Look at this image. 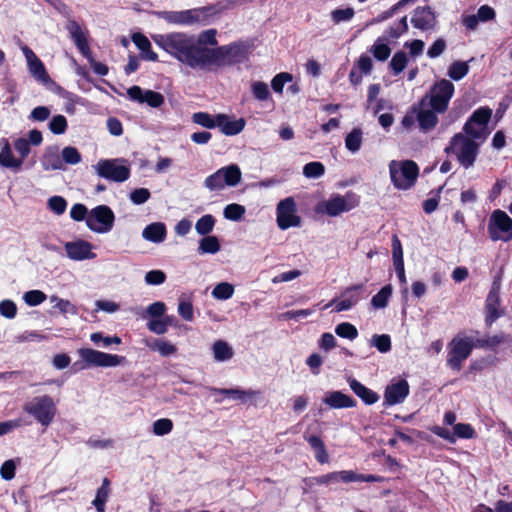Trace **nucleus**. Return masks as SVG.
Instances as JSON below:
<instances>
[{
    "label": "nucleus",
    "instance_id": "obj_23",
    "mask_svg": "<svg viewBox=\"0 0 512 512\" xmlns=\"http://www.w3.org/2000/svg\"><path fill=\"white\" fill-rule=\"evenodd\" d=\"M323 402L333 409L353 408L357 405V401L354 398L341 391L328 392Z\"/></svg>",
    "mask_w": 512,
    "mask_h": 512
},
{
    "label": "nucleus",
    "instance_id": "obj_57",
    "mask_svg": "<svg viewBox=\"0 0 512 512\" xmlns=\"http://www.w3.org/2000/svg\"><path fill=\"white\" fill-rule=\"evenodd\" d=\"M354 14H355V11L351 7H347L345 9H335L331 12V18L335 24H338L341 22L351 20L353 18Z\"/></svg>",
    "mask_w": 512,
    "mask_h": 512
},
{
    "label": "nucleus",
    "instance_id": "obj_36",
    "mask_svg": "<svg viewBox=\"0 0 512 512\" xmlns=\"http://www.w3.org/2000/svg\"><path fill=\"white\" fill-rule=\"evenodd\" d=\"M392 285L387 284L383 286L377 294H375L371 299V305L376 309L385 308L388 305L389 298L392 295Z\"/></svg>",
    "mask_w": 512,
    "mask_h": 512
},
{
    "label": "nucleus",
    "instance_id": "obj_8",
    "mask_svg": "<svg viewBox=\"0 0 512 512\" xmlns=\"http://www.w3.org/2000/svg\"><path fill=\"white\" fill-rule=\"evenodd\" d=\"M454 92V84L450 80L441 79L431 86L429 94L421 99L420 105H425L426 99L429 98L430 107L439 114H442L447 111Z\"/></svg>",
    "mask_w": 512,
    "mask_h": 512
},
{
    "label": "nucleus",
    "instance_id": "obj_9",
    "mask_svg": "<svg viewBox=\"0 0 512 512\" xmlns=\"http://www.w3.org/2000/svg\"><path fill=\"white\" fill-rule=\"evenodd\" d=\"M472 351L473 338L459 332L448 344L447 365L454 371H460Z\"/></svg>",
    "mask_w": 512,
    "mask_h": 512
},
{
    "label": "nucleus",
    "instance_id": "obj_21",
    "mask_svg": "<svg viewBox=\"0 0 512 512\" xmlns=\"http://www.w3.org/2000/svg\"><path fill=\"white\" fill-rule=\"evenodd\" d=\"M411 23L415 28L420 29L422 31H427L435 26L436 17L431 7L419 6L414 10L413 16L411 18Z\"/></svg>",
    "mask_w": 512,
    "mask_h": 512
},
{
    "label": "nucleus",
    "instance_id": "obj_27",
    "mask_svg": "<svg viewBox=\"0 0 512 512\" xmlns=\"http://www.w3.org/2000/svg\"><path fill=\"white\" fill-rule=\"evenodd\" d=\"M207 389L212 394L222 395L228 398H232L234 400H241L245 402L247 398H251L256 395L255 391L252 390H242L240 388H217V387H207Z\"/></svg>",
    "mask_w": 512,
    "mask_h": 512
},
{
    "label": "nucleus",
    "instance_id": "obj_13",
    "mask_svg": "<svg viewBox=\"0 0 512 512\" xmlns=\"http://www.w3.org/2000/svg\"><path fill=\"white\" fill-rule=\"evenodd\" d=\"M492 116V109L487 106L477 108L466 121L463 131L473 139H485L487 124Z\"/></svg>",
    "mask_w": 512,
    "mask_h": 512
},
{
    "label": "nucleus",
    "instance_id": "obj_29",
    "mask_svg": "<svg viewBox=\"0 0 512 512\" xmlns=\"http://www.w3.org/2000/svg\"><path fill=\"white\" fill-rule=\"evenodd\" d=\"M166 234L167 230L165 224L162 222H155L144 228L142 237L153 243H161L165 240Z\"/></svg>",
    "mask_w": 512,
    "mask_h": 512
},
{
    "label": "nucleus",
    "instance_id": "obj_62",
    "mask_svg": "<svg viewBox=\"0 0 512 512\" xmlns=\"http://www.w3.org/2000/svg\"><path fill=\"white\" fill-rule=\"evenodd\" d=\"M62 159L67 164H78L81 161V154L75 147H65L62 150Z\"/></svg>",
    "mask_w": 512,
    "mask_h": 512
},
{
    "label": "nucleus",
    "instance_id": "obj_46",
    "mask_svg": "<svg viewBox=\"0 0 512 512\" xmlns=\"http://www.w3.org/2000/svg\"><path fill=\"white\" fill-rule=\"evenodd\" d=\"M335 333L339 337L349 339V340H354L358 336L357 328L349 322L339 323L335 327Z\"/></svg>",
    "mask_w": 512,
    "mask_h": 512
},
{
    "label": "nucleus",
    "instance_id": "obj_2",
    "mask_svg": "<svg viewBox=\"0 0 512 512\" xmlns=\"http://www.w3.org/2000/svg\"><path fill=\"white\" fill-rule=\"evenodd\" d=\"M250 50L251 45L241 40L215 47L216 54L209 64V69L205 71H217L219 68L241 64L248 60Z\"/></svg>",
    "mask_w": 512,
    "mask_h": 512
},
{
    "label": "nucleus",
    "instance_id": "obj_1",
    "mask_svg": "<svg viewBox=\"0 0 512 512\" xmlns=\"http://www.w3.org/2000/svg\"><path fill=\"white\" fill-rule=\"evenodd\" d=\"M216 29L202 31L197 36L183 32H171L153 36L154 42L182 64L205 71L216 52L210 46H216Z\"/></svg>",
    "mask_w": 512,
    "mask_h": 512
},
{
    "label": "nucleus",
    "instance_id": "obj_18",
    "mask_svg": "<svg viewBox=\"0 0 512 512\" xmlns=\"http://www.w3.org/2000/svg\"><path fill=\"white\" fill-rule=\"evenodd\" d=\"M429 430L436 436L447 440L449 443L454 444L457 438L471 439L475 436V430L470 424L457 423L453 426L454 432L451 433L448 429L438 425L431 426Z\"/></svg>",
    "mask_w": 512,
    "mask_h": 512
},
{
    "label": "nucleus",
    "instance_id": "obj_55",
    "mask_svg": "<svg viewBox=\"0 0 512 512\" xmlns=\"http://www.w3.org/2000/svg\"><path fill=\"white\" fill-rule=\"evenodd\" d=\"M173 429V422L169 418H161L153 423V433L157 436L169 434Z\"/></svg>",
    "mask_w": 512,
    "mask_h": 512
},
{
    "label": "nucleus",
    "instance_id": "obj_7",
    "mask_svg": "<svg viewBox=\"0 0 512 512\" xmlns=\"http://www.w3.org/2000/svg\"><path fill=\"white\" fill-rule=\"evenodd\" d=\"M217 13L215 5H208L183 11H166L163 13V18L169 23L179 25L205 24Z\"/></svg>",
    "mask_w": 512,
    "mask_h": 512
},
{
    "label": "nucleus",
    "instance_id": "obj_52",
    "mask_svg": "<svg viewBox=\"0 0 512 512\" xmlns=\"http://www.w3.org/2000/svg\"><path fill=\"white\" fill-rule=\"evenodd\" d=\"M327 483L328 485L333 483H350L352 482V470H342V471H335L331 473L326 474Z\"/></svg>",
    "mask_w": 512,
    "mask_h": 512
},
{
    "label": "nucleus",
    "instance_id": "obj_44",
    "mask_svg": "<svg viewBox=\"0 0 512 512\" xmlns=\"http://www.w3.org/2000/svg\"><path fill=\"white\" fill-rule=\"evenodd\" d=\"M383 41H385V38H378L371 50L374 58L378 61L387 60L391 54V48Z\"/></svg>",
    "mask_w": 512,
    "mask_h": 512
},
{
    "label": "nucleus",
    "instance_id": "obj_40",
    "mask_svg": "<svg viewBox=\"0 0 512 512\" xmlns=\"http://www.w3.org/2000/svg\"><path fill=\"white\" fill-rule=\"evenodd\" d=\"M213 354L217 361H226L233 356L232 348L225 341L218 340L213 344Z\"/></svg>",
    "mask_w": 512,
    "mask_h": 512
},
{
    "label": "nucleus",
    "instance_id": "obj_33",
    "mask_svg": "<svg viewBox=\"0 0 512 512\" xmlns=\"http://www.w3.org/2000/svg\"><path fill=\"white\" fill-rule=\"evenodd\" d=\"M110 480L105 477L102 480L101 486L96 491L95 499L93 500L92 504L94 505L97 512H105L106 509V502L108 500L109 494H110Z\"/></svg>",
    "mask_w": 512,
    "mask_h": 512
},
{
    "label": "nucleus",
    "instance_id": "obj_54",
    "mask_svg": "<svg viewBox=\"0 0 512 512\" xmlns=\"http://www.w3.org/2000/svg\"><path fill=\"white\" fill-rule=\"evenodd\" d=\"M67 119L63 115H55L49 122V129L56 135L64 134L67 130Z\"/></svg>",
    "mask_w": 512,
    "mask_h": 512
},
{
    "label": "nucleus",
    "instance_id": "obj_16",
    "mask_svg": "<svg viewBox=\"0 0 512 512\" xmlns=\"http://www.w3.org/2000/svg\"><path fill=\"white\" fill-rule=\"evenodd\" d=\"M118 159L100 160L97 173L100 177L114 182H124L129 179L131 171L128 166L118 165Z\"/></svg>",
    "mask_w": 512,
    "mask_h": 512
},
{
    "label": "nucleus",
    "instance_id": "obj_25",
    "mask_svg": "<svg viewBox=\"0 0 512 512\" xmlns=\"http://www.w3.org/2000/svg\"><path fill=\"white\" fill-rule=\"evenodd\" d=\"M351 390L366 404L372 405L379 400V395L370 388L363 385L355 378L348 379Z\"/></svg>",
    "mask_w": 512,
    "mask_h": 512
},
{
    "label": "nucleus",
    "instance_id": "obj_15",
    "mask_svg": "<svg viewBox=\"0 0 512 512\" xmlns=\"http://www.w3.org/2000/svg\"><path fill=\"white\" fill-rule=\"evenodd\" d=\"M276 221L281 230L301 225V217L297 215V204L293 197H287L277 204Z\"/></svg>",
    "mask_w": 512,
    "mask_h": 512
},
{
    "label": "nucleus",
    "instance_id": "obj_59",
    "mask_svg": "<svg viewBox=\"0 0 512 512\" xmlns=\"http://www.w3.org/2000/svg\"><path fill=\"white\" fill-rule=\"evenodd\" d=\"M442 189L443 186L439 187L434 191L435 195L433 197L423 201L422 208L426 214H431L438 208ZM431 193H433V191Z\"/></svg>",
    "mask_w": 512,
    "mask_h": 512
},
{
    "label": "nucleus",
    "instance_id": "obj_49",
    "mask_svg": "<svg viewBox=\"0 0 512 512\" xmlns=\"http://www.w3.org/2000/svg\"><path fill=\"white\" fill-rule=\"evenodd\" d=\"M245 207L243 205L232 203L224 208V217L231 221H239L245 214Z\"/></svg>",
    "mask_w": 512,
    "mask_h": 512
},
{
    "label": "nucleus",
    "instance_id": "obj_26",
    "mask_svg": "<svg viewBox=\"0 0 512 512\" xmlns=\"http://www.w3.org/2000/svg\"><path fill=\"white\" fill-rule=\"evenodd\" d=\"M69 31H70L71 36L74 40V43H75L76 47L78 48V50L80 51V53L86 59L90 58V56L92 55V52L90 50L87 38L84 35V33L82 32L79 24L75 21L71 22Z\"/></svg>",
    "mask_w": 512,
    "mask_h": 512
},
{
    "label": "nucleus",
    "instance_id": "obj_48",
    "mask_svg": "<svg viewBox=\"0 0 512 512\" xmlns=\"http://www.w3.org/2000/svg\"><path fill=\"white\" fill-rule=\"evenodd\" d=\"M364 289V284H355L347 287L342 292V297L348 302L352 303V307L355 306L361 299L360 292Z\"/></svg>",
    "mask_w": 512,
    "mask_h": 512
},
{
    "label": "nucleus",
    "instance_id": "obj_39",
    "mask_svg": "<svg viewBox=\"0 0 512 512\" xmlns=\"http://www.w3.org/2000/svg\"><path fill=\"white\" fill-rule=\"evenodd\" d=\"M408 31V23L407 16H403L399 21L395 22L391 25L386 31V38L388 39H398L402 34Z\"/></svg>",
    "mask_w": 512,
    "mask_h": 512
},
{
    "label": "nucleus",
    "instance_id": "obj_38",
    "mask_svg": "<svg viewBox=\"0 0 512 512\" xmlns=\"http://www.w3.org/2000/svg\"><path fill=\"white\" fill-rule=\"evenodd\" d=\"M149 348L153 351L159 352V354L163 357L174 355L177 352V348L174 344L163 339H156L152 344L149 345Z\"/></svg>",
    "mask_w": 512,
    "mask_h": 512
},
{
    "label": "nucleus",
    "instance_id": "obj_3",
    "mask_svg": "<svg viewBox=\"0 0 512 512\" xmlns=\"http://www.w3.org/2000/svg\"><path fill=\"white\" fill-rule=\"evenodd\" d=\"M80 360L72 365L73 372H79L91 367H115L126 361L124 356L109 354L92 348H80L77 350Z\"/></svg>",
    "mask_w": 512,
    "mask_h": 512
},
{
    "label": "nucleus",
    "instance_id": "obj_61",
    "mask_svg": "<svg viewBox=\"0 0 512 512\" xmlns=\"http://www.w3.org/2000/svg\"><path fill=\"white\" fill-rule=\"evenodd\" d=\"M90 339L95 344H98L100 341H102L103 345L105 347H108L111 344L119 345L122 342L121 338L116 335L115 336H103V334L101 332L92 333L90 336Z\"/></svg>",
    "mask_w": 512,
    "mask_h": 512
},
{
    "label": "nucleus",
    "instance_id": "obj_28",
    "mask_svg": "<svg viewBox=\"0 0 512 512\" xmlns=\"http://www.w3.org/2000/svg\"><path fill=\"white\" fill-rule=\"evenodd\" d=\"M438 112L431 109L417 110L416 120L419 127L423 132H429L434 129L438 124Z\"/></svg>",
    "mask_w": 512,
    "mask_h": 512
},
{
    "label": "nucleus",
    "instance_id": "obj_20",
    "mask_svg": "<svg viewBox=\"0 0 512 512\" xmlns=\"http://www.w3.org/2000/svg\"><path fill=\"white\" fill-rule=\"evenodd\" d=\"M409 395V384L402 379L387 385L384 391V405L392 406L402 403Z\"/></svg>",
    "mask_w": 512,
    "mask_h": 512
},
{
    "label": "nucleus",
    "instance_id": "obj_14",
    "mask_svg": "<svg viewBox=\"0 0 512 512\" xmlns=\"http://www.w3.org/2000/svg\"><path fill=\"white\" fill-rule=\"evenodd\" d=\"M114 221L112 209L107 205H98L89 212L86 225L93 232L107 233L113 228Z\"/></svg>",
    "mask_w": 512,
    "mask_h": 512
},
{
    "label": "nucleus",
    "instance_id": "obj_42",
    "mask_svg": "<svg viewBox=\"0 0 512 512\" xmlns=\"http://www.w3.org/2000/svg\"><path fill=\"white\" fill-rule=\"evenodd\" d=\"M215 222L213 215L206 214L197 220L195 229L198 234L207 236L213 230Z\"/></svg>",
    "mask_w": 512,
    "mask_h": 512
},
{
    "label": "nucleus",
    "instance_id": "obj_5",
    "mask_svg": "<svg viewBox=\"0 0 512 512\" xmlns=\"http://www.w3.org/2000/svg\"><path fill=\"white\" fill-rule=\"evenodd\" d=\"M391 182L399 190L412 188L419 176V167L413 160L396 161L389 163Z\"/></svg>",
    "mask_w": 512,
    "mask_h": 512
},
{
    "label": "nucleus",
    "instance_id": "obj_4",
    "mask_svg": "<svg viewBox=\"0 0 512 512\" xmlns=\"http://www.w3.org/2000/svg\"><path fill=\"white\" fill-rule=\"evenodd\" d=\"M475 140L468 135L456 133L444 151L455 155L460 165L468 169L474 165L479 153V144Z\"/></svg>",
    "mask_w": 512,
    "mask_h": 512
},
{
    "label": "nucleus",
    "instance_id": "obj_11",
    "mask_svg": "<svg viewBox=\"0 0 512 512\" xmlns=\"http://www.w3.org/2000/svg\"><path fill=\"white\" fill-rule=\"evenodd\" d=\"M241 178L242 173L240 168L236 164H231L209 175L205 179L204 185L210 191L221 190L226 185L232 187L236 186L241 181Z\"/></svg>",
    "mask_w": 512,
    "mask_h": 512
},
{
    "label": "nucleus",
    "instance_id": "obj_17",
    "mask_svg": "<svg viewBox=\"0 0 512 512\" xmlns=\"http://www.w3.org/2000/svg\"><path fill=\"white\" fill-rule=\"evenodd\" d=\"M500 285L494 281L485 301V325L491 327L492 324L504 315V310L500 309Z\"/></svg>",
    "mask_w": 512,
    "mask_h": 512
},
{
    "label": "nucleus",
    "instance_id": "obj_22",
    "mask_svg": "<svg viewBox=\"0 0 512 512\" xmlns=\"http://www.w3.org/2000/svg\"><path fill=\"white\" fill-rule=\"evenodd\" d=\"M92 245L84 240H77L67 242L65 244V251L67 256L72 260H85L93 259L96 255L91 251Z\"/></svg>",
    "mask_w": 512,
    "mask_h": 512
},
{
    "label": "nucleus",
    "instance_id": "obj_35",
    "mask_svg": "<svg viewBox=\"0 0 512 512\" xmlns=\"http://www.w3.org/2000/svg\"><path fill=\"white\" fill-rule=\"evenodd\" d=\"M362 142L363 132L359 127L353 128L345 137V147L351 153L358 152L361 148Z\"/></svg>",
    "mask_w": 512,
    "mask_h": 512
},
{
    "label": "nucleus",
    "instance_id": "obj_6",
    "mask_svg": "<svg viewBox=\"0 0 512 512\" xmlns=\"http://www.w3.org/2000/svg\"><path fill=\"white\" fill-rule=\"evenodd\" d=\"M25 413L32 416L41 426L47 428L54 420L57 407L50 395L36 396L22 406Z\"/></svg>",
    "mask_w": 512,
    "mask_h": 512
},
{
    "label": "nucleus",
    "instance_id": "obj_19",
    "mask_svg": "<svg viewBox=\"0 0 512 512\" xmlns=\"http://www.w3.org/2000/svg\"><path fill=\"white\" fill-rule=\"evenodd\" d=\"M129 98L139 103H147L152 108L161 107L165 98L160 92L143 90L140 86L134 85L127 90Z\"/></svg>",
    "mask_w": 512,
    "mask_h": 512
},
{
    "label": "nucleus",
    "instance_id": "obj_56",
    "mask_svg": "<svg viewBox=\"0 0 512 512\" xmlns=\"http://www.w3.org/2000/svg\"><path fill=\"white\" fill-rule=\"evenodd\" d=\"M372 342L381 353H387L391 350V338L388 334H375L372 338Z\"/></svg>",
    "mask_w": 512,
    "mask_h": 512
},
{
    "label": "nucleus",
    "instance_id": "obj_34",
    "mask_svg": "<svg viewBox=\"0 0 512 512\" xmlns=\"http://www.w3.org/2000/svg\"><path fill=\"white\" fill-rule=\"evenodd\" d=\"M29 72L38 81L47 84L51 81L43 62L37 57L28 63Z\"/></svg>",
    "mask_w": 512,
    "mask_h": 512
},
{
    "label": "nucleus",
    "instance_id": "obj_63",
    "mask_svg": "<svg viewBox=\"0 0 512 512\" xmlns=\"http://www.w3.org/2000/svg\"><path fill=\"white\" fill-rule=\"evenodd\" d=\"M151 193L147 188H137L130 193V200L135 205H141L148 201Z\"/></svg>",
    "mask_w": 512,
    "mask_h": 512
},
{
    "label": "nucleus",
    "instance_id": "obj_51",
    "mask_svg": "<svg viewBox=\"0 0 512 512\" xmlns=\"http://www.w3.org/2000/svg\"><path fill=\"white\" fill-rule=\"evenodd\" d=\"M325 173V167L321 162L313 161L305 164L303 174L307 178H319Z\"/></svg>",
    "mask_w": 512,
    "mask_h": 512
},
{
    "label": "nucleus",
    "instance_id": "obj_43",
    "mask_svg": "<svg viewBox=\"0 0 512 512\" xmlns=\"http://www.w3.org/2000/svg\"><path fill=\"white\" fill-rule=\"evenodd\" d=\"M199 250L201 253L215 254L220 250V243L216 236H205L200 240Z\"/></svg>",
    "mask_w": 512,
    "mask_h": 512
},
{
    "label": "nucleus",
    "instance_id": "obj_41",
    "mask_svg": "<svg viewBox=\"0 0 512 512\" xmlns=\"http://www.w3.org/2000/svg\"><path fill=\"white\" fill-rule=\"evenodd\" d=\"M192 121L207 129H213L217 127L218 120L217 115L213 117L208 112H196L192 115Z\"/></svg>",
    "mask_w": 512,
    "mask_h": 512
},
{
    "label": "nucleus",
    "instance_id": "obj_58",
    "mask_svg": "<svg viewBox=\"0 0 512 512\" xmlns=\"http://www.w3.org/2000/svg\"><path fill=\"white\" fill-rule=\"evenodd\" d=\"M24 301L29 306H37L47 298L46 294L40 290H30L24 294Z\"/></svg>",
    "mask_w": 512,
    "mask_h": 512
},
{
    "label": "nucleus",
    "instance_id": "obj_60",
    "mask_svg": "<svg viewBox=\"0 0 512 512\" xmlns=\"http://www.w3.org/2000/svg\"><path fill=\"white\" fill-rule=\"evenodd\" d=\"M48 208L57 215H61L66 211L67 201L62 196H52L48 200Z\"/></svg>",
    "mask_w": 512,
    "mask_h": 512
},
{
    "label": "nucleus",
    "instance_id": "obj_10",
    "mask_svg": "<svg viewBox=\"0 0 512 512\" xmlns=\"http://www.w3.org/2000/svg\"><path fill=\"white\" fill-rule=\"evenodd\" d=\"M487 231L492 241L512 240V219L503 210L496 209L490 215Z\"/></svg>",
    "mask_w": 512,
    "mask_h": 512
},
{
    "label": "nucleus",
    "instance_id": "obj_37",
    "mask_svg": "<svg viewBox=\"0 0 512 512\" xmlns=\"http://www.w3.org/2000/svg\"><path fill=\"white\" fill-rule=\"evenodd\" d=\"M469 72V65L464 61H454L448 68V76L454 80L459 81L463 79Z\"/></svg>",
    "mask_w": 512,
    "mask_h": 512
},
{
    "label": "nucleus",
    "instance_id": "obj_64",
    "mask_svg": "<svg viewBox=\"0 0 512 512\" xmlns=\"http://www.w3.org/2000/svg\"><path fill=\"white\" fill-rule=\"evenodd\" d=\"M0 314L8 319H13L17 314V306L12 300L0 302Z\"/></svg>",
    "mask_w": 512,
    "mask_h": 512
},
{
    "label": "nucleus",
    "instance_id": "obj_47",
    "mask_svg": "<svg viewBox=\"0 0 512 512\" xmlns=\"http://www.w3.org/2000/svg\"><path fill=\"white\" fill-rule=\"evenodd\" d=\"M407 63L408 59L406 53L404 51H397L393 55L389 65L393 74L398 75L406 68Z\"/></svg>",
    "mask_w": 512,
    "mask_h": 512
},
{
    "label": "nucleus",
    "instance_id": "obj_31",
    "mask_svg": "<svg viewBox=\"0 0 512 512\" xmlns=\"http://www.w3.org/2000/svg\"><path fill=\"white\" fill-rule=\"evenodd\" d=\"M2 148L0 151V166L5 168L20 169L22 166V159H16L11 151L10 144L7 139L2 138Z\"/></svg>",
    "mask_w": 512,
    "mask_h": 512
},
{
    "label": "nucleus",
    "instance_id": "obj_50",
    "mask_svg": "<svg viewBox=\"0 0 512 512\" xmlns=\"http://www.w3.org/2000/svg\"><path fill=\"white\" fill-rule=\"evenodd\" d=\"M253 96L259 101H266L271 99L269 87L265 82L255 81L251 85Z\"/></svg>",
    "mask_w": 512,
    "mask_h": 512
},
{
    "label": "nucleus",
    "instance_id": "obj_24",
    "mask_svg": "<svg viewBox=\"0 0 512 512\" xmlns=\"http://www.w3.org/2000/svg\"><path fill=\"white\" fill-rule=\"evenodd\" d=\"M217 120V127L226 136H234L241 133L246 125V121L243 118L230 121L226 114H217Z\"/></svg>",
    "mask_w": 512,
    "mask_h": 512
},
{
    "label": "nucleus",
    "instance_id": "obj_32",
    "mask_svg": "<svg viewBox=\"0 0 512 512\" xmlns=\"http://www.w3.org/2000/svg\"><path fill=\"white\" fill-rule=\"evenodd\" d=\"M41 164L44 170H59L62 168V160L60 159L56 146L46 148L42 156Z\"/></svg>",
    "mask_w": 512,
    "mask_h": 512
},
{
    "label": "nucleus",
    "instance_id": "obj_30",
    "mask_svg": "<svg viewBox=\"0 0 512 512\" xmlns=\"http://www.w3.org/2000/svg\"><path fill=\"white\" fill-rule=\"evenodd\" d=\"M304 439L308 442L311 449L314 451L316 460L320 464L328 463L329 455L321 437L317 435H304Z\"/></svg>",
    "mask_w": 512,
    "mask_h": 512
},
{
    "label": "nucleus",
    "instance_id": "obj_12",
    "mask_svg": "<svg viewBox=\"0 0 512 512\" xmlns=\"http://www.w3.org/2000/svg\"><path fill=\"white\" fill-rule=\"evenodd\" d=\"M359 205V198L353 192H347L344 196L332 195L327 201L318 205L317 211L336 217L343 212H348Z\"/></svg>",
    "mask_w": 512,
    "mask_h": 512
},
{
    "label": "nucleus",
    "instance_id": "obj_45",
    "mask_svg": "<svg viewBox=\"0 0 512 512\" xmlns=\"http://www.w3.org/2000/svg\"><path fill=\"white\" fill-rule=\"evenodd\" d=\"M234 294V286L228 282H221L217 284L213 291L212 296L219 300H227Z\"/></svg>",
    "mask_w": 512,
    "mask_h": 512
},
{
    "label": "nucleus",
    "instance_id": "obj_53",
    "mask_svg": "<svg viewBox=\"0 0 512 512\" xmlns=\"http://www.w3.org/2000/svg\"><path fill=\"white\" fill-rule=\"evenodd\" d=\"M293 79L292 74L288 72H281L275 75L271 81V87L275 93L282 94L283 88L287 82Z\"/></svg>",
    "mask_w": 512,
    "mask_h": 512
}]
</instances>
